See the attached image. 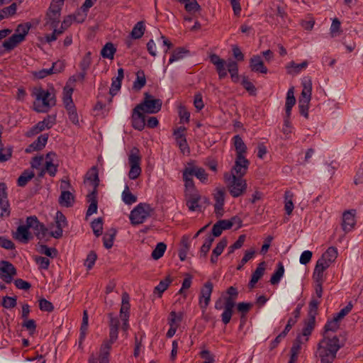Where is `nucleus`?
I'll list each match as a JSON object with an SVG mask.
<instances>
[{"label": "nucleus", "mask_w": 363, "mask_h": 363, "mask_svg": "<svg viewBox=\"0 0 363 363\" xmlns=\"http://www.w3.org/2000/svg\"><path fill=\"white\" fill-rule=\"evenodd\" d=\"M340 348V339L337 336H324L318 345L315 356L320 363H333Z\"/></svg>", "instance_id": "nucleus-1"}, {"label": "nucleus", "mask_w": 363, "mask_h": 363, "mask_svg": "<svg viewBox=\"0 0 363 363\" xmlns=\"http://www.w3.org/2000/svg\"><path fill=\"white\" fill-rule=\"evenodd\" d=\"M72 89L67 86L63 90V103L67 111L69 119L74 125H79V116L77 112L76 107L73 103L72 99Z\"/></svg>", "instance_id": "nucleus-9"}, {"label": "nucleus", "mask_w": 363, "mask_h": 363, "mask_svg": "<svg viewBox=\"0 0 363 363\" xmlns=\"http://www.w3.org/2000/svg\"><path fill=\"white\" fill-rule=\"evenodd\" d=\"M40 254L45 255L51 258H54L57 256V252L55 248L48 247L45 245H40L38 249Z\"/></svg>", "instance_id": "nucleus-49"}, {"label": "nucleus", "mask_w": 363, "mask_h": 363, "mask_svg": "<svg viewBox=\"0 0 363 363\" xmlns=\"http://www.w3.org/2000/svg\"><path fill=\"white\" fill-rule=\"evenodd\" d=\"M200 356L202 359H204L203 363H214L215 362V357L212 354L209 350H203L200 352Z\"/></svg>", "instance_id": "nucleus-63"}, {"label": "nucleus", "mask_w": 363, "mask_h": 363, "mask_svg": "<svg viewBox=\"0 0 363 363\" xmlns=\"http://www.w3.org/2000/svg\"><path fill=\"white\" fill-rule=\"evenodd\" d=\"M212 291L213 284L210 281H207L201 289L199 297V306L203 310V311H204L206 309L209 304Z\"/></svg>", "instance_id": "nucleus-16"}, {"label": "nucleus", "mask_w": 363, "mask_h": 363, "mask_svg": "<svg viewBox=\"0 0 363 363\" xmlns=\"http://www.w3.org/2000/svg\"><path fill=\"white\" fill-rule=\"evenodd\" d=\"M74 201V197L73 194L66 190H62L61 195L59 198V203L61 206L65 207L72 206Z\"/></svg>", "instance_id": "nucleus-35"}, {"label": "nucleus", "mask_w": 363, "mask_h": 363, "mask_svg": "<svg viewBox=\"0 0 363 363\" xmlns=\"http://www.w3.org/2000/svg\"><path fill=\"white\" fill-rule=\"evenodd\" d=\"M145 26L143 21L138 22L131 31V36L134 39L140 38L145 32Z\"/></svg>", "instance_id": "nucleus-45"}, {"label": "nucleus", "mask_w": 363, "mask_h": 363, "mask_svg": "<svg viewBox=\"0 0 363 363\" xmlns=\"http://www.w3.org/2000/svg\"><path fill=\"white\" fill-rule=\"evenodd\" d=\"M48 139V135H41L38 138L37 140L34 141L26 149V152L30 153L33 151L42 150L45 146Z\"/></svg>", "instance_id": "nucleus-29"}, {"label": "nucleus", "mask_w": 363, "mask_h": 363, "mask_svg": "<svg viewBox=\"0 0 363 363\" xmlns=\"http://www.w3.org/2000/svg\"><path fill=\"white\" fill-rule=\"evenodd\" d=\"M320 303V300L313 297L309 303V315L311 317V319L315 320V315L317 313L318 306Z\"/></svg>", "instance_id": "nucleus-55"}, {"label": "nucleus", "mask_w": 363, "mask_h": 363, "mask_svg": "<svg viewBox=\"0 0 363 363\" xmlns=\"http://www.w3.org/2000/svg\"><path fill=\"white\" fill-rule=\"evenodd\" d=\"M234 145L237 152V158L234 167L238 175H245L247 171L248 160L243 156L247 152V147L239 135L233 138Z\"/></svg>", "instance_id": "nucleus-5"}, {"label": "nucleus", "mask_w": 363, "mask_h": 363, "mask_svg": "<svg viewBox=\"0 0 363 363\" xmlns=\"http://www.w3.org/2000/svg\"><path fill=\"white\" fill-rule=\"evenodd\" d=\"M57 156L55 153L50 152L46 155L45 167L43 169L39 174V177H43L47 172L50 176L53 177L57 172V164L55 162Z\"/></svg>", "instance_id": "nucleus-17"}, {"label": "nucleus", "mask_w": 363, "mask_h": 363, "mask_svg": "<svg viewBox=\"0 0 363 363\" xmlns=\"http://www.w3.org/2000/svg\"><path fill=\"white\" fill-rule=\"evenodd\" d=\"M301 85L303 89L299 100L310 101L312 93V82L311 78L308 77H303L301 82Z\"/></svg>", "instance_id": "nucleus-24"}, {"label": "nucleus", "mask_w": 363, "mask_h": 363, "mask_svg": "<svg viewBox=\"0 0 363 363\" xmlns=\"http://www.w3.org/2000/svg\"><path fill=\"white\" fill-rule=\"evenodd\" d=\"M142 157L139 149L133 147L128 153V162L130 167L128 177L135 180L138 179L142 172L140 167Z\"/></svg>", "instance_id": "nucleus-8"}, {"label": "nucleus", "mask_w": 363, "mask_h": 363, "mask_svg": "<svg viewBox=\"0 0 363 363\" xmlns=\"http://www.w3.org/2000/svg\"><path fill=\"white\" fill-rule=\"evenodd\" d=\"M189 50L184 48H177L172 52L171 57L169 60V63L172 64L174 62L182 60L185 56H186L189 54Z\"/></svg>", "instance_id": "nucleus-36"}, {"label": "nucleus", "mask_w": 363, "mask_h": 363, "mask_svg": "<svg viewBox=\"0 0 363 363\" xmlns=\"http://www.w3.org/2000/svg\"><path fill=\"white\" fill-rule=\"evenodd\" d=\"M91 228L94 235L97 237L102 234L103 230V220L101 218H98L92 221Z\"/></svg>", "instance_id": "nucleus-54"}, {"label": "nucleus", "mask_w": 363, "mask_h": 363, "mask_svg": "<svg viewBox=\"0 0 363 363\" xmlns=\"http://www.w3.org/2000/svg\"><path fill=\"white\" fill-rule=\"evenodd\" d=\"M17 9L16 3L11 4L9 6L5 7L0 11V21L13 15Z\"/></svg>", "instance_id": "nucleus-46"}, {"label": "nucleus", "mask_w": 363, "mask_h": 363, "mask_svg": "<svg viewBox=\"0 0 363 363\" xmlns=\"http://www.w3.org/2000/svg\"><path fill=\"white\" fill-rule=\"evenodd\" d=\"M337 250L335 247H330L328 250L322 255L321 257L319 260L322 261L327 265L330 266V264L335 262L337 257Z\"/></svg>", "instance_id": "nucleus-28"}, {"label": "nucleus", "mask_w": 363, "mask_h": 363, "mask_svg": "<svg viewBox=\"0 0 363 363\" xmlns=\"http://www.w3.org/2000/svg\"><path fill=\"white\" fill-rule=\"evenodd\" d=\"M115 235L116 230L113 229L104 235L103 240L106 248L110 249L113 246Z\"/></svg>", "instance_id": "nucleus-52"}, {"label": "nucleus", "mask_w": 363, "mask_h": 363, "mask_svg": "<svg viewBox=\"0 0 363 363\" xmlns=\"http://www.w3.org/2000/svg\"><path fill=\"white\" fill-rule=\"evenodd\" d=\"M110 350V344L108 342H104L100 350V363H108Z\"/></svg>", "instance_id": "nucleus-44"}, {"label": "nucleus", "mask_w": 363, "mask_h": 363, "mask_svg": "<svg viewBox=\"0 0 363 363\" xmlns=\"http://www.w3.org/2000/svg\"><path fill=\"white\" fill-rule=\"evenodd\" d=\"M122 199L126 204H131L137 201V198L129 190L128 186H125V189L122 194Z\"/></svg>", "instance_id": "nucleus-53"}, {"label": "nucleus", "mask_w": 363, "mask_h": 363, "mask_svg": "<svg viewBox=\"0 0 363 363\" xmlns=\"http://www.w3.org/2000/svg\"><path fill=\"white\" fill-rule=\"evenodd\" d=\"M6 189L5 184L0 183V217H7L10 214Z\"/></svg>", "instance_id": "nucleus-20"}, {"label": "nucleus", "mask_w": 363, "mask_h": 363, "mask_svg": "<svg viewBox=\"0 0 363 363\" xmlns=\"http://www.w3.org/2000/svg\"><path fill=\"white\" fill-rule=\"evenodd\" d=\"M167 246L164 242H159L152 252V257L158 259L162 257L166 250Z\"/></svg>", "instance_id": "nucleus-51"}, {"label": "nucleus", "mask_w": 363, "mask_h": 363, "mask_svg": "<svg viewBox=\"0 0 363 363\" xmlns=\"http://www.w3.org/2000/svg\"><path fill=\"white\" fill-rule=\"evenodd\" d=\"M54 122L51 121L50 117H48L47 118L44 119L42 121L38 122L34 127H33L28 133L27 136H33L34 135H36L41 131L44 130L45 129H49L50 128Z\"/></svg>", "instance_id": "nucleus-23"}, {"label": "nucleus", "mask_w": 363, "mask_h": 363, "mask_svg": "<svg viewBox=\"0 0 363 363\" xmlns=\"http://www.w3.org/2000/svg\"><path fill=\"white\" fill-rule=\"evenodd\" d=\"M352 304L350 302L345 307L342 308L338 313L334 315V317L336 318L339 321L342 320L345 316H346L352 309Z\"/></svg>", "instance_id": "nucleus-60"}, {"label": "nucleus", "mask_w": 363, "mask_h": 363, "mask_svg": "<svg viewBox=\"0 0 363 363\" xmlns=\"http://www.w3.org/2000/svg\"><path fill=\"white\" fill-rule=\"evenodd\" d=\"M26 223L28 226L33 230L35 236L42 240L45 238L48 233V228L41 223L38 221L35 216H30L27 218Z\"/></svg>", "instance_id": "nucleus-11"}, {"label": "nucleus", "mask_w": 363, "mask_h": 363, "mask_svg": "<svg viewBox=\"0 0 363 363\" xmlns=\"http://www.w3.org/2000/svg\"><path fill=\"white\" fill-rule=\"evenodd\" d=\"M277 267L276 271L273 273L270 279V283L272 285L279 284L284 274V267L282 262H278Z\"/></svg>", "instance_id": "nucleus-38"}, {"label": "nucleus", "mask_w": 363, "mask_h": 363, "mask_svg": "<svg viewBox=\"0 0 363 363\" xmlns=\"http://www.w3.org/2000/svg\"><path fill=\"white\" fill-rule=\"evenodd\" d=\"M186 205L190 211H201V206L199 202L201 200V196L195 189L185 191Z\"/></svg>", "instance_id": "nucleus-15"}, {"label": "nucleus", "mask_w": 363, "mask_h": 363, "mask_svg": "<svg viewBox=\"0 0 363 363\" xmlns=\"http://www.w3.org/2000/svg\"><path fill=\"white\" fill-rule=\"evenodd\" d=\"M339 320L333 316V318L330 320H328L324 326V330L325 333L332 331L335 332L339 328Z\"/></svg>", "instance_id": "nucleus-56"}, {"label": "nucleus", "mask_w": 363, "mask_h": 363, "mask_svg": "<svg viewBox=\"0 0 363 363\" xmlns=\"http://www.w3.org/2000/svg\"><path fill=\"white\" fill-rule=\"evenodd\" d=\"M215 198V213L217 216H222L223 213V206L225 200V191L223 189H218L214 196Z\"/></svg>", "instance_id": "nucleus-27"}, {"label": "nucleus", "mask_w": 363, "mask_h": 363, "mask_svg": "<svg viewBox=\"0 0 363 363\" xmlns=\"http://www.w3.org/2000/svg\"><path fill=\"white\" fill-rule=\"evenodd\" d=\"M194 164L188 163L183 171V179L185 182V191L195 189L193 182Z\"/></svg>", "instance_id": "nucleus-22"}, {"label": "nucleus", "mask_w": 363, "mask_h": 363, "mask_svg": "<svg viewBox=\"0 0 363 363\" xmlns=\"http://www.w3.org/2000/svg\"><path fill=\"white\" fill-rule=\"evenodd\" d=\"M116 51V48L111 43H107L101 50V55L104 58L113 60Z\"/></svg>", "instance_id": "nucleus-40"}, {"label": "nucleus", "mask_w": 363, "mask_h": 363, "mask_svg": "<svg viewBox=\"0 0 363 363\" xmlns=\"http://www.w3.org/2000/svg\"><path fill=\"white\" fill-rule=\"evenodd\" d=\"M306 342L303 340L302 337H297L291 348V357L298 359V354L301 350L302 345Z\"/></svg>", "instance_id": "nucleus-42"}, {"label": "nucleus", "mask_w": 363, "mask_h": 363, "mask_svg": "<svg viewBox=\"0 0 363 363\" xmlns=\"http://www.w3.org/2000/svg\"><path fill=\"white\" fill-rule=\"evenodd\" d=\"M86 76V72L84 71H82L80 73L77 74L75 75L72 76L68 79L66 86L64 87V89H66L67 86L70 87L72 89V91H74V84L77 81H84Z\"/></svg>", "instance_id": "nucleus-48"}, {"label": "nucleus", "mask_w": 363, "mask_h": 363, "mask_svg": "<svg viewBox=\"0 0 363 363\" xmlns=\"http://www.w3.org/2000/svg\"><path fill=\"white\" fill-rule=\"evenodd\" d=\"M210 61L215 65L220 79H223L227 76V70L230 74L233 80L236 81L238 79V68L236 62L230 59L225 61L216 54L210 55Z\"/></svg>", "instance_id": "nucleus-2"}, {"label": "nucleus", "mask_w": 363, "mask_h": 363, "mask_svg": "<svg viewBox=\"0 0 363 363\" xmlns=\"http://www.w3.org/2000/svg\"><path fill=\"white\" fill-rule=\"evenodd\" d=\"M162 102L159 99H155L148 93H145V98L143 103L137 105L141 106L140 109L147 113H156L161 109Z\"/></svg>", "instance_id": "nucleus-10"}, {"label": "nucleus", "mask_w": 363, "mask_h": 363, "mask_svg": "<svg viewBox=\"0 0 363 363\" xmlns=\"http://www.w3.org/2000/svg\"><path fill=\"white\" fill-rule=\"evenodd\" d=\"M238 221L235 217L230 220H220L216 223L212 228V234L215 237H218L221 235L223 230L231 228Z\"/></svg>", "instance_id": "nucleus-18"}, {"label": "nucleus", "mask_w": 363, "mask_h": 363, "mask_svg": "<svg viewBox=\"0 0 363 363\" xmlns=\"http://www.w3.org/2000/svg\"><path fill=\"white\" fill-rule=\"evenodd\" d=\"M308 67V62L303 61L300 64H296L294 62H290L286 65L287 72L289 74L296 75L301 72V70L306 69Z\"/></svg>", "instance_id": "nucleus-32"}, {"label": "nucleus", "mask_w": 363, "mask_h": 363, "mask_svg": "<svg viewBox=\"0 0 363 363\" xmlns=\"http://www.w3.org/2000/svg\"><path fill=\"white\" fill-rule=\"evenodd\" d=\"M184 3L185 9L188 12L192 13L201 10V6H199L196 0H186Z\"/></svg>", "instance_id": "nucleus-57"}, {"label": "nucleus", "mask_w": 363, "mask_h": 363, "mask_svg": "<svg viewBox=\"0 0 363 363\" xmlns=\"http://www.w3.org/2000/svg\"><path fill=\"white\" fill-rule=\"evenodd\" d=\"M251 71L265 74L268 72L267 67L264 65L261 56L255 55L251 57Z\"/></svg>", "instance_id": "nucleus-26"}, {"label": "nucleus", "mask_w": 363, "mask_h": 363, "mask_svg": "<svg viewBox=\"0 0 363 363\" xmlns=\"http://www.w3.org/2000/svg\"><path fill=\"white\" fill-rule=\"evenodd\" d=\"M228 244V241L225 238H223L216 245L215 249L213 250V255L216 257H218L223 251L224 248L226 247Z\"/></svg>", "instance_id": "nucleus-64"}, {"label": "nucleus", "mask_w": 363, "mask_h": 363, "mask_svg": "<svg viewBox=\"0 0 363 363\" xmlns=\"http://www.w3.org/2000/svg\"><path fill=\"white\" fill-rule=\"evenodd\" d=\"M86 180L90 182L93 189L91 191H97L99 186V175L96 167H92L86 174Z\"/></svg>", "instance_id": "nucleus-34"}, {"label": "nucleus", "mask_w": 363, "mask_h": 363, "mask_svg": "<svg viewBox=\"0 0 363 363\" xmlns=\"http://www.w3.org/2000/svg\"><path fill=\"white\" fill-rule=\"evenodd\" d=\"M242 176L238 175L234 168L231 172L224 174V181L234 197L240 196L247 189V184L246 181L242 179Z\"/></svg>", "instance_id": "nucleus-4"}, {"label": "nucleus", "mask_w": 363, "mask_h": 363, "mask_svg": "<svg viewBox=\"0 0 363 363\" xmlns=\"http://www.w3.org/2000/svg\"><path fill=\"white\" fill-rule=\"evenodd\" d=\"M129 296L127 293H123L122 295V304L120 310V317L121 319H128L129 318Z\"/></svg>", "instance_id": "nucleus-33"}, {"label": "nucleus", "mask_w": 363, "mask_h": 363, "mask_svg": "<svg viewBox=\"0 0 363 363\" xmlns=\"http://www.w3.org/2000/svg\"><path fill=\"white\" fill-rule=\"evenodd\" d=\"M97 255L96 254L91 251L87 255L86 259L84 261V265L87 268V269H91L96 260Z\"/></svg>", "instance_id": "nucleus-61"}, {"label": "nucleus", "mask_w": 363, "mask_h": 363, "mask_svg": "<svg viewBox=\"0 0 363 363\" xmlns=\"http://www.w3.org/2000/svg\"><path fill=\"white\" fill-rule=\"evenodd\" d=\"M330 266L320 260H318L315 266L313 278L315 281H324L323 272Z\"/></svg>", "instance_id": "nucleus-30"}, {"label": "nucleus", "mask_w": 363, "mask_h": 363, "mask_svg": "<svg viewBox=\"0 0 363 363\" xmlns=\"http://www.w3.org/2000/svg\"><path fill=\"white\" fill-rule=\"evenodd\" d=\"M314 323L315 320L310 319L304 325L301 335H298L297 337H302L303 340L304 342H307L308 340V337L311 335L313 328H314Z\"/></svg>", "instance_id": "nucleus-41"}, {"label": "nucleus", "mask_w": 363, "mask_h": 363, "mask_svg": "<svg viewBox=\"0 0 363 363\" xmlns=\"http://www.w3.org/2000/svg\"><path fill=\"white\" fill-rule=\"evenodd\" d=\"M237 311L240 315L241 324H243L247 320V314L250 311V303H239L237 305Z\"/></svg>", "instance_id": "nucleus-43"}, {"label": "nucleus", "mask_w": 363, "mask_h": 363, "mask_svg": "<svg viewBox=\"0 0 363 363\" xmlns=\"http://www.w3.org/2000/svg\"><path fill=\"white\" fill-rule=\"evenodd\" d=\"M265 269H266L265 262H260L251 277V288L264 275Z\"/></svg>", "instance_id": "nucleus-39"}, {"label": "nucleus", "mask_w": 363, "mask_h": 363, "mask_svg": "<svg viewBox=\"0 0 363 363\" xmlns=\"http://www.w3.org/2000/svg\"><path fill=\"white\" fill-rule=\"evenodd\" d=\"M91 64V52H88L83 57L80 62V67L82 71L86 72Z\"/></svg>", "instance_id": "nucleus-62"}, {"label": "nucleus", "mask_w": 363, "mask_h": 363, "mask_svg": "<svg viewBox=\"0 0 363 363\" xmlns=\"http://www.w3.org/2000/svg\"><path fill=\"white\" fill-rule=\"evenodd\" d=\"M60 9L58 8L50 7L46 18V25H50L51 28H56L60 22Z\"/></svg>", "instance_id": "nucleus-25"}, {"label": "nucleus", "mask_w": 363, "mask_h": 363, "mask_svg": "<svg viewBox=\"0 0 363 363\" xmlns=\"http://www.w3.org/2000/svg\"><path fill=\"white\" fill-rule=\"evenodd\" d=\"M87 201L89 203V205L86 211V216H89L97 212V191H91L88 194Z\"/></svg>", "instance_id": "nucleus-31"}, {"label": "nucleus", "mask_w": 363, "mask_h": 363, "mask_svg": "<svg viewBox=\"0 0 363 363\" xmlns=\"http://www.w3.org/2000/svg\"><path fill=\"white\" fill-rule=\"evenodd\" d=\"M172 282V279L169 277H167L164 279L162 280L160 284L155 288V293H158L159 296H162V294L168 288L169 285Z\"/></svg>", "instance_id": "nucleus-50"}, {"label": "nucleus", "mask_w": 363, "mask_h": 363, "mask_svg": "<svg viewBox=\"0 0 363 363\" xmlns=\"http://www.w3.org/2000/svg\"><path fill=\"white\" fill-rule=\"evenodd\" d=\"M16 274L14 266L7 261L0 262V277L6 283L12 281L13 276Z\"/></svg>", "instance_id": "nucleus-14"}, {"label": "nucleus", "mask_w": 363, "mask_h": 363, "mask_svg": "<svg viewBox=\"0 0 363 363\" xmlns=\"http://www.w3.org/2000/svg\"><path fill=\"white\" fill-rule=\"evenodd\" d=\"M30 28V24L28 23L19 24L15 30V33L3 43V48L6 51H11L14 49L25 40Z\"/></svg>", "instance_id": "nucleus-6"}, {"label": "nucleus", "mask_w": 363, "mask_h": 363, "mask_svg": "<svg viewBox=\"0 0 363 363\" xmlns=\"http://www.w3.org/2000/svg\"><path fill=\"white\" fill-rule=\"evenodd\" d=\"M22 326L26 328L29 331V333L31 335H33L35 332L36 324H35V320L33 319L23 320Z\"/></svg>", "instance_id": "nucleus-59"}, {"label": "nucleus", "mask_w": 363, "mask_h": 363, "mask_svg": "<svg viewBox=\"0 0 363 363\" xmlns=\"http://www.w3.org/2000/svg\"><path fill=\"white\" fill-rule=\"evenodd\" d=\"M35 174L32 171L26 170L18 179V184L19 186H24L26 184L32 179Z\"/></svg>", "instance_id": "nucleus-47"}, {"label": "nucleus", "mask_w": 363, "mask_h": 363, "mask_svg": "<svg viewBox=\"0 0 363 363\" xmlns=\"http://www.w3.org/2000/svg\"><path fill=\"white\" fill-rule=\"evenodd\" d=\"M30 228L27 223L25 225H19L12 233L13 239L21 243H28L33 238V235L29 231Z\"/></svg>", "instance_id": "nucleus-13"}, {"label": "nucleus", "mask_w": 363, "mask_h": 363, "mask_svg": "<svg viewBox=\"0 0 363 363\" xmlns=\"http://www.w3.org/2000/svg\"><path fill=\"white\" fill-rule=\"evenodd\" d=\"M55 230L50 232L52 237L60 238L62 236L63 228L67 226V220L65 216L60 211H57L55 218Z\"/></svg>", "instance_id": "nucleus-19"}, {"label": "nucleus", "mask_w": 363, "mask_h": 363, "mask_svg": "<svg viewBox=\"0 0 363 363\" xmlns=\"http://www.w3.org/2000/svg\"><path fill=\"white\" fill-rule=\"evenodd\" d=\"M31 74H32L33 77H34V79H43L45 78L46 77L52 74V69H50V68L42 69L40 70L33 71L31 72Z\"/></svg>", "instance_id": "nucleus-58"}, {"label": "nucleus", "mask_w": 363, "mask_h": 363, "mask_svg": "<svg viewBox=\"0 0 363 363\" xmlns=\"http://www.w3.org/2000/svg\"><path fill=\"white\" fill-rule=\"evenodd\" d=\"M154 212L151 206L146 203H140L135 206L130 212V220L132 225L143 223L147 218L150 217Z\"/></svg>", "instance_id": "nucleus-7"}, {"label": "nucleus", "mask_w": 363, "mask_h": 363, "mask_svg": "<svg viewBox=\"0 0 363 363\" xmlns=\"http://www.w3.org/2000/svg\"><path fill=\"white\" fill-rule=\"evenodd\" d=\"M355 214L356 211L353 209L343 213L341 226L345 233L352 231L356 225Z\"/></svg>", "instance_id": "nucleus-12"}, {"label": "nucleus", "mask_w": 363, "mask_h": 363, "mask_svg": "<svg viewBox=\"0 0 363 363\" xmlns=\"http://www.w3.org/2000/svg\"><path fill=\"white\" fill-rule=\"evenodd\" d=\"M33 95L35 97L33 107L37 112H47L56 104L55 94L48 90L41 88L35 89L33 91Z\"/></svg>", "instance_id": "nucleus-3"}, {"label": "nucleus", "mask_w": 363, "mask_h": 363, "mask_svg": "<svg viewBox=\"0 0 363 363\" xmlns=\"http://www.w3.org/2000/svg\"><path fill=\"white\" fill-rule=\"evenodd\" d=\"M294 194L291 191H286L284 194V210L287 215H291L294 206L293 203V199Z\"/></svg>", "instance_id": "nucleus-37"}, {"label": "nucleus", "mask_w": 363, "mask_h": 363, "mask_svg": "<svg viewBox=\"0 0 363 363\" xmlns=\"http://www.w3.org/2000/svg\"><path fill=\"white\" fill-rule=\"evenodd\" d=\"M141 106H136L132 114V125L135 129L142 130L145 125V116L140 109Z\"/></svg>", "instance_id": "nucleus-21"}]
</instances>
